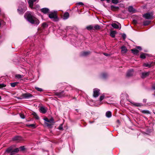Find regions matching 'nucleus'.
<instances>
[{
  "label": "nucleus",
  "instance_id": "obj_6",
  "mask_svg": "<svg viewBox=\"0 0 155 155\" xmlns=\"http://www.w3.org/2000/svg\"><path fill=\"white\" fill-rule=\"evenodd\" d=\"M49 17L51 19L55 20L57 18V16L55 12H51L49 14Z\"/></svg>",
  "mask_w": 155,
  "mask_h": 155
},
{
  "label": "nucleus",
  "instance_id": "obj_23",
  "mask_svg": "<svg viewBox=\"0 0 155 155\" xmlns=\"http://www.w3.org/2000/svg\"><path fill=\"white\" fill-rule=\"evenodd\" d=\"M64 92V91H63L57 93H56V95L60 97H62L64 96V95H63Z\"/></svg>",
  "mask_w": 155,
  "mask_h": 155
},
{
  "label": "nucleus",
  "instance_id": "obj_18",
  "mask_svg": "<svg viewBox=\"0 0 155 155\" xmlns=\"http://www.w3.org/2000/svg\"><path fill=\"white\" fill-rule=\"evenodd\" d=\"M101 26L98 25L93 26V30H98L101 29Z\"/></svg>",
  "mask_w": 155,
  "mask_h": 155
},
{
  "label": "nucleus",
  "instance_id": "obj_16",
  "mask_svg": "<svg viewBox=\"0 0 155 155\" xmlns=\"http://www.w3.org/2000/svg\"><path fill=\"white\" fill-rule=\"evenodd\" d=\"M121 52L122 53H125L127 51V49L126 47L125 46H122L121 48Z\"/></svg>",
  "mask_w": 155,
  "mask_h": 155
},
{
  "label": "nucleus",
  "instance_id": "obj_8",
  "mask_svg": "<svg viewBox=\"0 0 155 155\" xmlns=\"http://www.w3.org/2000/svg\"><path fill=\"white\" fill-rule=\"evenodd\" d=\"M119 25H118L117 24L115 23H112L111 24L112 26L114 28L116 29H120L121 28V25L120 24H119Z\"/></svg>",
  "mask_w": 155,
  "mask_h": 155
},
{
  "label": "nucleus",
  "instance_id": "obj_55",
  "mask_svg": "<svg viewBox=\"0 0 155 155\" xmlns=\"http://www.w3.org/2000/svg\"><path fill=\"white\" fill-rule=\"evenodd\" d=\"M110 0H106V1L107 2H110Z\"/></svg>",
  "mask_w": 155,
  "mask_h": 155
},
{
  "label": "nucleus",
  "instance_id": "obj_45",
  "mask_svg": "<svg viewBox=\"0 0 155 155\" xmlns=\"http://www.w3.org/2000/svg\"><path fill=\"white\" fill-rule=\"evenodd\" d=\"M20 116L21 118L22 119H24L25 118V117L24 114H20Z\"/></svg>",
  "mask_w": 155,
  "mask_h": 155
},
{
  "label": "nucleus",
  "instance_id": "obj_56",
  "mask_svg": "<svg viewBox=\"0 0 155 155\" xmlns=\"http://www.w3.org/2000/svg\"><path fill=\"white\" fill-rule=\"evenodd\" d=\"M1 99V96H0V100Z\"/></svg>",
  "mask_w": 155,
  "mask_h": 155
},
{
  "label": "nucleus",
  "instance_id": "obj_36",
  "mask_svg": "<svg viewBox=\"0 0 155 155\" xmlns=\"http://www.w3.org/2000/svg\"><path fill=\"white\" fill-rule=\"evenodd\" d=\"M112 2L115 4H117L119 3V1L118 0H112Z\"/></svg>",
  "mask_w": 155,
  "mask_h": 155
},
{
  "label": "nucleus",
  "instance_id": "obj_27",
  "mask_svg": "<svg viewBox=\"0 0 155 155\" xmlns=\"http://www.w3.org/2000/svg\"><path fill=\"white\" fill-rule=\"evenodd\" d=\"M86 28L88 30H93V26L92 25H90L89 26H87Z\"/></svg>",
  "mask_w": 155,
  "mask_h": 155
},
{
  "label": "nucleus",
  "instance_id": "obj_30",
  "mask_svg": "<svg viewBox=\"0 0 155 155\" xmlns=\"http://www.w3.org/2000/svg\"><path fill=\"white\" fill-rule=\"evenodd\" d=\"M12 151V147H10L8 148L6 150V152L7 153H9L11 152Z\"/></svg>",
  "mask_w": 155,
  "mask_h": 155
},
{
  "label": "nucleus",
  "instance_id": "obj_59",
  "mask_svg": "<svg viewBox=\"0 0 155 155\" xmlns=\"http://www.w3.org/2000/svg\"><path fill=\"white\" fill-rule=\"evenodd\" d=\"M118 122H119V120H117Z\"/></svg>",
  "mask_w": 155,
  "mask_h": 155
},
{
  "label": "nucleus",
  "instance_id": "obj_17",
  "mask_svg": "<svg viewBox=\"0 0 155 155\" xmlns=\"http://www.w3.org/2000/svg\"><path fill=\"white\" fill-rule=\"evenodd\" d=\"M69 14L68 12L65 13L63 15V19L65 20L68 19L69 18Z\"/></svg>",
  "mask_w": 155,
  "mask_h": 155
},
{
  "label": "nucleus",
  "instance_id": "obj_7",
  "mask_svg": "<svg viewBox=\"0 0 155 155\" xmlns=\"http://www.w3.org/2000/svg\"><path fill=\"white\" fill-rule=\"evenodd\" d=\"M132 104V106L137 107H140L142 106V104L141 103H135L134 102H130Z\"/></svg>",
  "mask_w": 155,
  "mask_h": 155
},
{
  "label": "nucleus",
  "instance_id": "obj_47",
  "mask_svg": "<svg viewBox=\"0 0 155 155\" xmlns=\"http://www.w3.org/2000/svg\"><path fill=\"white\" fill-rule=\"evenodd\" d=\"M44 120L46 122H48V119L47 118H45Z\"/></svg>",
  "mask_w": 155,
  "mask_h": 155
},
{
  "label": "nucleus",
  "instance_id": "obj_20",
  "mask_svg": "<svg viewBox=\"0 0 155 155\" xmlns=\"http://www.w3.org/2000/svg\"><path fill=\"white\" fill-rule=\"evenodd\" d=\"M90 53V51H84L81 53V55L82 56H87L89 55Z\"/></svg>",
  "mask_w": 155,
  "mask_h": 155
},
{
  "label": "nucleus",
  "instance_id": "obj_13",
  "mask_svg": "<svg viewBox=\"0 0 155 155\" xmlns=\"http://www.w3.org/2000/svg\"><path fill=\"white\" fill-rule=\"evenodd\" d=\"M21 137L20 136H16L12 138V140L14 141H17L19 142L21 140Z\"/></svg>",
  "mask_w": 155,
  "mask_h": 155
},
{
  "label": "nucleus",
  "instance_id": "obj_24",
  "mask_svg": "<svg viewBox=\"0 0 155 155\" xmlns=\"http://www.w3.org/2000/svg\"><path fill=\"white\" fill-rule=\"evenodd\" d=\"M131 51H132V52L134 54H137L139 52V51L136 49H131Z\"/></svg>",
  "mask_w": 155,
  "mask_h": 155
},
{
  "label": "nucleus",
  "instance_id": "obj_57",
  "mask_svg": "<svg viewBox=\"0 0 155 155\" xmlns=\"http://www.w3.org/2000/svg\"><path fill=\"white\" fill-rule=\"evenodd\" d=\"M1 25V23H0V26Z\"/></svg>",
  "mask_w": 155,
  "mask_h": 155
},
{
  "label": "nucleus",
  "instance_id": "obj_41",
  "mask_svg": "<svg viewBox=\"0 0 155 155\" xmlns=\"http://www.w3.org/2000/svg\"><path fill=\"white\" fill-rule=\"evenodd\" d=\"M19 148H16L13 150L15 153H17L19 151Z\"/></svg>",
  "mask_w": 155,
  "mask_h": 155
},
{
  "label": "nucleus",
  "instance_id": "obj_11",
  "mask_svg": "<svg viewBox=\"0 0 155 155\" xmlns=\"http://www.w3.org/2000/svg\"><path fill=\"white\" fill-rule=\"evenodd\" d=\"M36 0H29L28 2L29 7L31 8H33V4L34 2L36 1Z\"/></svg>",
  "mask_w": 155,
  "mask_h": 155
},
{
  "label": "nucleus",
  "instance_id": "obj_52",
  "mask_svg": "<svg viewBox=\"0 0 155 155\" xmlns=\"http://www.w3.org/2000/svg\"><path fill=\"white\" fill-rule=\"evenodd\" d=\"M104 54L105 55V56H109V54H107V53H104Z\"/></svg>",
  "mask_w": 155,
  "mask_h": 155
},
{
  "label": "nucleus",
  "instance_id": "obj_12",
  "mask_svg": "<svg viewBox=\"0 0 155 155\" xmlns=\"http://www.w3.org/2000/svg\"><path fill=\"white\" fill-rule=\"evenodd\" d=\"M133 72L134 71L133 69L128 71L127 74V76L129 77L132 76L133 74Z\"/></svg>",
  "mask_w": 155,
  "mask_h": 155
},
{
  "label": "nucleus",
  "instance_id": "obj_54",
  "mask_svg": "<svg viewBox=\"0 0 155 155\" xmlns=\"http://www.w3.org/2000/svg\"><path fill=\"white\" fill-rule=\"evenodd\" d=\"M146 101H147V99H143V102L144 103H146Z\"/></svg>",
  "mask_w": 155,
  "mask_h": 155
},
{
  "label": "nucleus",
  "instance_id": "obj_48",
  "mask_svg": "<svg viewBox=\"0 0 155 155\" xmlns=\"http://www.w3.org/2000/svg\"><path fill=\"white\" fill-rule=\"evenodd\" d=\"M137 48L138 49H139L140 50H141V48L140 47V46H138L137 47Z\"/></svg>",
  "mask_w": 155,
  "mask_h": 155
},
{
  "label": "nucleus",
  "instance_id": "obj_58",
  "mask_svg": "<svg viewBox=\"0 0 155 155\" xmlns=\"http://www.w3.org/2000/svg\"><path fill=\"white\" fill-rule=\"evenodd\" d=\"M118 122H119V120H117Z\"/></svg>",
  "mask_w": 155,
  "mask_h": 155
},
{
  "label": "nucleus",
  "instance_id": "obj_4",
  "mask_svg": "<svg viewBox=\"0 0 155 155\" xmlns=\"http://www.w3.org/2000/svg\"><path fill=\"white\" fill-rule=\"evenodd\" d=\"M143 17L146 19H151L153 18V14L152 13H147L144 14Z\"/></svg>",
  "mask_w": 155,
  "mask_h": 155
},
{
  "label": "nucleus",
  "instance_id": "obj_14",
  "mask_svg": "<svg viewBox=\"0 0 155 155\" xmlns=\"http://www.w3.org/2000/svg\"><path fill=\"white\" fill-rule=\"evenodd\" d=\"M40 111L43 114H45L47 112V110L45 107L42 106L40 108Z\"/></svg>",
  "mask_w": 155,
  "mask_h": 155
},
{
  "label": "nucleus",
  "instance_id": "obj_25",
  "mask_svg": "<svg viewBox=\"0 0 155 155\" xmlns=\"http://www.w3.org/2000/svg\"><path fill=\"white\" fill-rule=\"evenodd\" d=\"M128 11L130 12H134L135 10L132 6H130L128 8Z\"/></svg>",
  "mask_w": 155,
  "mask_h": 155
},
{
  "label": "nucleus",
  "instance_id": "obj_15",
  "mask_svg": "<svg viewBox=\"0 0 155 155\" xmlns=\"http://www.w3.org/2000/svg\"><path fill=\"white\" fill-rule=\"evenodd\" d=\"M41 11L44 14H47L48 13L49 9L47 8H44L41 9Z\"/></svg>",
  "mask_w": 155,
  "mask_h": 155
},
{
  "label": "nucleus",
  "instance_id": "obj_34",
  "mask_svg": "<svg viewBox=\"0 0 155 155\" xmlns=\"http://www.w3.org/2000/svg\"><path fill=\"white\" fill-rule=\"evenodd\" d=\"M140 57L142 59H145L146 58L145 54H142L140 55Z\"/></svg>",
  "mask_w": 155,
  "mask_h": 155
},
{
  "label": "nucleus",
  "instance_id": "obj_9",
  "mask_svg": "<svg viewBox=\"0 0 155 155\" xmlns=\"http://www.w3.org/2000/svg\"><path fill=\"white\" fill-rule=\"evenodd\" d=\"M154 65V63L153 62L150 63H144L143 64V66L144 67H147L148 68H150Z\"/></svg>",
  "mask_w": 155,
  "mask_h": 155
},
{
  "label": "nucleus",
  "instance_id": "obj_10",
  "mask_svg": "<svg viewBox=\"0 0 155 155\" xmlns=\"http://www.w3.org/2000/svg\"><path fill=\"white\" fill-rule=\"evenodd\" d=\"M150 73V72H143L142 73L141 78H145L149 75Z\"/></svg>",
  "mask_w": 155,
  "mask_h": 155
},
{
  "label": "nucleus",
  "instance_id": "obj_32",
  "mask_svg": "<svg viewBox=\"0 0 155 155\" xmlns=\"http://www.w3.org/2000/svg\"><path fill=\"white\" fill-rule=\"evenodd\" d=\"M28 127H31L33 128H35V124H30L27 125Z\"/></svg>",
  "mask_w": 155,
  "mask_h": 155
},
{
  "label": "nucleus",
  "instance_id": "obj_50",
  "mask_svg": "<svg viewBox=\"0 0 155 155\" xmlns=\"http://www.w3.org/2000/svg\"><path fill=\"white\" fill-rule=\"evenodd\" d=\"M126 35L125 34H123L122 35V37L124 39L126 38Z\"/></svg>",
  "mask_w": 155,
  "mask_h": 155
},
{
  "label": "nucleus",
  "instance_id": "obj_44",
  "mask_svg": "<svg viewBox=\"0 0 155 155\" xmlns=\"http://www.w3.org/2000/svg\"><path fill=\"white\" fill-rule=\"evenodd\" d=\"M19 149L23 151L25 150V148L24 146H21L20 147Z\"/></svg>",
  "mask_w": 155,
  "mask_h": 155
},
{
  "label": "nucleus",
  "instance_id": "obj_51",
  "mask_svg": "<svg viewBox=\"0 0 155 155\" xmlns=\"http://www.w3.org/2000/svg\"><path fill=\"white\" fill-rule=\"evenodd\" d=\"M14 152L12 150L11 152V154L10 155H13L14 154Z\"/></svg>",
  "mask_w": 155,
  "mask_h": 155
},
{
  "label": "nucleus",
  "instance_id": "obj_2",
  "mask_svg": "<svg viewBox=\"0 0 155 155\" xmlns=\"http://www.w3.org/2000/svg\"><path fill=\"white\" fill-rule=\"evenodd\" d=\"M32 97V95L31 94L29 93H26L23 94L21 97H18L17 98L18 99H22L23 98H28Z\"/></svg>",
  "mask_w": 155,
  "mask_h": 155
},
{
  "label": "nucleus",
  "instance_id": "obj_43",
  "mask_svg": "<svg viewBox=\"0 0 155 155\" xmlns=\"http://www.w3.org/2000/svg\"><path fill=\"white\" fill-rule=\"evenodd\" d=\"M59 129L61 130H63V127H62V124H61L59 127Z\"/></svg>",
  "mask_w": 155,
  "mask_h": 155
},
{
  "label": "nucleus",
  "instance_id": "obj_28",
  "mask_svg": "<svg viewBox=\"0 0 155 155\" xmlns=\"http://www.w3.org/2000/svg\"><path fill=\"white\" fill-rule=\"evenodd\" d=\"M18 82H15L10 84L11 86L12 87H14L16 85L18 84Z\"/></svg>",
  "mask_w": 155,
  "mask_h": 155
},
{
  "label": "nucleus",
  "instance_id": "obj_26",
  "mask_svg": "<svg viewBox=\"0 0 155 155\" xmlns=\"http://www.w3.org/2000/svg\"><path fill=\"white\" fill-rule=\"evenodd\" d=\"M150 23V21H146L143 22V25L145 26L148 25Z\"/></svg>",
  "mask_w": 155,
  "mask_h": 155
},
{
  "label": "nucleus",
  "instance_id": "obj_46",
  "mask_svg": "<svg viewBox=\"0 0 155 155\" xmlns=\"http://www.w3.org/2000/svg\"><path fill=\"white\" fill-rule=\"evenodd\" d=\"M42 26L44 27H46L47 26V25L46 23H43L42 24Z\"/></svg>",
  "mask_w": 155,
  "mask_h": 155
},
{
  "label": "nucleus",
  "instance_id": "obj_21",
  "mask_svg": "<svg viewBox=\"0 0 155 155\" xmlns=\"http://www.w3.org/2000/svg\"><path fill=\"white\" fill-rule=\"evenodd\" d=\"M111 112L110 111H108L106 112V116L108 118L111 117Z\"/></svg>",
  "mask_w": 155,
  "mask_h": 155
},
{
  "label": "nucleus",
  "instance_id": "obj_29",
  "mask_svg": "<svg viewBox=\"0 0 155 155\" xmlns=\"http://www.w3.org/2000/svg\"><path fill=\"white\" fill-rule=\"evenodd\" d=\"M141 112L144 114H150V112L148 110H141Z\"/></svg>",
  "mask_w": 155,
  "mask_h": 155
},
{
  "label": "nucleus",
  "instance_id": "obj_37",
  "mask_svg": "<svg viewBox=\"0 0 155 155\" xmlns=\"http://www.w3.org/2000/svg\"><path fill=\"white\" fill-rule=\"evenodd\" d=\"M23 76L20 74H17L16 75V77L18 78H23Z\"/></svg>",
  "mask_w": 155,
  "mask_h": 155
},
{
  "label": "nucleus",
  "instance_id": "obj_53",
  "mask_svg": "<svg viewBox=\"0 0 155 155\" xmlns=\"http://www.w3.org/2000/svg\"><path fill=\"white\" fill-rule=\"evenodd\" d=\"M133 23L134 24H136L137 23V22L136 20H134L133 21Z\"/></svg>",
  "mask_w": 155,
  "mask_h": 155
},
{
  "label": "nucleus",
  "instance_id": "obj_1",
  "mask_svg": "<svg viewBox=\"0 0 155 155\" xmlns=\"http://www.w3.org/2000/svg\"><path fill=\"white\" fill-rule=\"evenodd\" d=\"M24 17L28 21L32 24L38 25L39 23V20L30 13H25Z\"/></svg>",
  "mask_w": 155,
  "mask_h": 155
},
{
  "label": "nucleus",
  "instance_id": "obj_35",
  "mask_svg": "<svg viewBox=\"0 0 155 155\" xmlns=\"http://www.w3.org/2000/svg\"><path fill=\"white\" fill-rule=\"evenodd\" d=\"M33 115L34 116L35 118L36 119H39L38 116L37 115V114L36 113H33Z\"/></svg>",
  "mask_w": 155,
  "mask_h": 155
},
{
  "label": "nucleus",
  "instance_id": "obj_19",
  "mask_svg": "<svg viewBox=\"0 0 155 155\" xmlns=\"http://www.w3.org/2000/svg\"><path fill=\"white\" fill-rule=\"evenodd\" d=\"M110 8L111 10L113 11L117 10L119 9L118 7L115 6L113 5L111 6Z\"/></svg>",
  "mask_w": 155,
  "mask_h": 155
},
{
  "label": "nucleus",
  "instance_id": "obj_40",
  "mask_svg": "<svg viewBox=\"0 0 155 155\" xmlns=\"http://www.w3.org/2000/svg\"><path fill=\"white\" fill-rule=\"evenodd\" d=\"M107 76V74L106 73H103L102 74V77L103 78H105Z\"/></svg>",
  "mask_w": 155,
  "mask_h": 155
},
{
  "label": "nucleus",
  "instance_id": "obj_22",
  "mask_svg": "<svg viewBox=\"0 0 155 155\" xmlns=\"http://www.w3.org/2000/svg\"><path fill=\"white\" fill-rule=\"evenodd\" d=\"M116 33V32L115 31H112L110 32V35L112 38H114Z\"/></svg>",
  "mask_w": 155,
  "mask_h": 155
},
{
  "label": "nucleus",
  "instance_id": "obj_49",
  "mask_svg": "<svg viewBox=\"0 0 155 155\" xmlns=\"http://www.w3.org/2000/svg\"><path fill=\"white\" fill-rule=\"evenodd\" d=\"M78 4L80 5H83V3L81 2H79L78 3Z\"/></svg>",
  "mask_w": 155,
  "mask_h": 155
},
{
  "label": "nucleus",
  "instance_id": "obj_33",
  "mask_svg": "<svg viewBox=\"0 0 155 155\" xmlns=\"http://www.w3.org/2000/svg\"><path fill=\"white\" fill-rule=\"evenodd\" d=\"M48 122H49L50 123L54 124V119L53 118H51L49 120Z\"/></svg>",
  "mask_w": 155,
  "mask_h": 155
},
{
  "label": "nucleus",
  "instance_id": "obj_3",
  "mask_svg": "<svg viewBox=\"0 0 155 155\" xmlns=\"http://www.w3.org/2000/svg\"><path fill=\"white\" fill-rule=\"evenodd\" d=\"M26 9L27 7L25 5H24L23 6V8H22L21 7H19L18 9V11L19 14H22L26 11Z\"/></svg>",
  "mask_w": 155,
  "mask_h": 155
},
{
  "label": "nucleus",
  "instance_id": "obj_42",
  "mask_svg": "<svg viewBox=\"0 0 155 155\" xmlns=\"http://www.w3.org/2000/svg\"><path fill=\"white\" fill-rule=\"evenodd\" d=\"M104 95H102L100 97V101H101L104 98Z\"/></svg>",
  "mask_w": 155,
  "mask_h": 155
},
{
  "label": "nucleus",
  "instance_id": "obj_38",
  "mask_svg": "<svg viewBox=\"0 0 155 155\" xmlns=\"http://www.w3.org/2000/svg\"><path fill=\"white\" fill-rule=\"evenodd\" d=\"M35 88L38 91H43V90L41 88H40L38 87H35Z\"/></svg>",
  "mask_w": 155,
  "mask_h": 155
},
{
  "label": "nucleus",
  "instance_id": "obj_39",
  "mask_svg": "<svg viewBox=\"0 0 155 155\" xmlns=\"http://www.w3.org/2000/svg\"><path fill=\"white\" fill-rule=\"evenodd\" d=\"M6 85L4 84H0V88H2L3 87H5Z\"/></svg>",
  "mask_w": 155,
  "mask_h": 155
},
{
  "label": "nucleus",
  "instance_id": "obj_5",
  "mask_svg": "<svg viewBox=\"0 0 155 155\" xmlns=\"http://www.w3.org/2000/svg\"><path fill=\"white\" fill-rule=\"evenodd\" d=\"M93 96L95 97H97L100 94V90L97 88L94 89Z\"/></svg>",
  "mask_w": 155,
  "mask_h": 155
},
{
  "label": "nucleus",
  "instance_id": "obj_31",
  "mask_svg": "<svg viewBox=\"0 0 155 155\" xmlns=\"http://www.w3.org/2000/svg\"><path fill=\"white\" fill-rule=\"evenodd\" d=\"M45 124L47 127H51L52 125L53 124L48 123L47 122H45Z\"/></svg>",
  "mask_w": 155,
  "mask_h": 155
}]
</instances>
